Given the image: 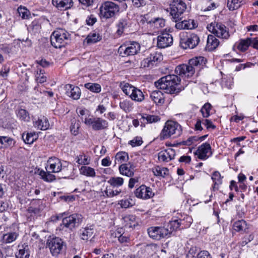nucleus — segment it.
I'll return each instance as SVG.
<instances>
[{
    "instance_id": "f8f14e48",
    "label": "nucleus",
    "mask_w": 258,
    "mask_h": 258,
    "mask_svg": "<svg viewBox=\"0 0 258 258\" xmlns=\"http://www.w3.org/2000/svg\"><path fill=\"white\" fill-rule=\"evenodd\" d=\"M85 124L91 126L95 131H99L106 129L108 127V123L107 120L97 117L91 116L90 118L85 120Z\"/></svg>"
},
{
    "instance_id": "f257e3e1",
    "label": "nucleus",
    "mask_w": 258,
    "mask_h": 258,
    "mask_svg": "<svg viewBox=\"0 0 258 258\" xmlns=\"http://www.w3.org/2000/svg\"><path fill=\"white\" fill-rule=\"evenodd\" d=\"M170 15L171 20L176 23L175 27L178 30L193 29L198 25L192 19L182 20L186 5L182 0H172L170 5Z\"/></svg>"
},
{
    "instance_id": "de8ad7c7",
    "label": "nucleus",
    "mask_w": 258,
    "mask_h": 258,
    "mask_svg": "<svg viewBox=\"0 0 258 258\" xmlns=\"http://www.w3.org/2000/svg\"><path fill=\"white\" fill-rule=\"evenodd\" d=\"M128 159V154L125 152H119L115 156L114 166L118 162L119 163L126 161Z\"/></svg>"
},
{
    "instance_id": "c85d7f7f",
    "label": "nucleus",
    "mask_w": 258,
    "mask_h": 258,
    "mask_svg": "<svg viewBox=\"0 0 258 258\" xmlns=\"http://www.w3.org/2000/svg\"><path fill=\"white\" fill-rule=\"evenodd\" d=\"M28 245L24 244L18 245V252L16 254V258H29L30 256L28 251Z\"/></svg>"
},
{
    "instance_id": "0e129e2a",
    "label": "nucleus",
    "mask_w": 258,
    "mask_h": 258,
    "mask_svg": "<svg viewBox=\"0 0 258 258\" xmlns=\"http://www.w3.org/2000/svg\"><path fill=\"white\" fill-rule=\"evenodd\" d=\"M130 237L126 233H122V235H120L118 241L121 243H126L129 242Z\"/></svg>"
},
{
    "instance_id": "69168bd1",
    "label": "nucleus",
    "mask_w": 258,
    "mask_h": 258,
    "mask_svg": "<svg viewBox=\"0 0 258 258\" xmlns=\"http://www.w3.org/2000/svg\"><path fill=\"white\" fill-rule=\"evenodd\" d=\"M97 21L96 18L93 15H91L88 17L86 19V24L89 26H92Z\"/></svg>"
},
{
    "instance_id": "774afa93",
    "label": "nucleus",
    "mask_w": 258,
    "mask_h": 258,
    "mask_svg": "<svg viewBox=\"0 0 258 258\" xmlns=\"http://www.w3.org/2000/svg\"><path fill=\"white\" fill-rule=\"evenodd\" d=\"M251 46L254 49H258V37L251 38Z\"/></svg>"
},
{
    "instance_id": "bf43d9fd",
    "label": "nucleus",
    "mask_w": 258,
    "mask_h": 258,
    "mask_svg": "<svg viewBox=\"0 0 258 258\" xmlns=\"http://www.w3.org/2000/svg\"><path fill=\"white\" fill-rule=\"evenodd\" d=\"M153 24L154 26L157 29L163 28L165 26V20L162 18H156L153 21Z\"/></svg>"
},
{
    "instance_id": "338daca9",
    "label": "nucleus",
    "mask_w": 258,
    "mask_h": 258,
    "mask_svg": "<svg viewBox=\"0 0 258 258\" xmlns=\"http://www.w3.org/2000/svg\"><path fill=\"white\" fill-rule=\"evenodd\" d=\"M197 258H212L208 251L203 250L200 252L197 255Z\"/></svg>"
},
{
    "instance_id": "6ab92c4d",
    "label": "nucleus",
    "mask_w": 258,
    "mask_h": 258,
    "mask_svg": "<svg viewBox=\"0 0 258 258\" xmlns=\"http://www.w3.org/2000/svg\"><path fill=\"white\" fill-rule=\"evenodd\" d=\"M135 195L137 198L140 199H149L152 198L154 194L152 191L151 188L142 184L136 189Z\"/></svg>"
},
{
    "instance_id": "49530a36",
    "label": "nucleus",
    "mask_w": 258,
    "mask_h": 258,
    "mask_svg": "<svg viewBox=\"0 0 258 258\" xmlns=\"http://www.w3.org/2000/svg\"><path fill=\"white\" fill-rule=\"evenodd\" d=\"M81 239L84 240H87L93 234V229L89 227H86L80 230Z\"/></svg>"
},
{
    "instance_id": "f3484780",
    "label": "nucleus",
    "mask_w": 258,
    "mask_h": 258,
    "mask_svg": "<svg viewBox=\"0 0 258 258\" xmlns=\"http://www.w3.org/2000/svg\"><path fill=\"white\" fill-rule=\"evenodd\" d=\"M211 147L209 143H205L200 146L194 153L198 158L201 160H206L212 156Z\"/></svg>"
},
{
    "instance_id": "09e8293b",
    "label": "nucleus",
    "mask_w": 258,
    "mask_h": 258,
    "mask_svg": "<svg viewBox=\"0 0 258 258\" xmlns=\"http://www.w3.org/2000/svg\"><path fill=\"white\" fill-rule=\"evenodd\" d=\"M113 187L121 186L123 183V179L120 177H111L107 181Z\"/></svg>"
},
{
    "instance_id": "f03ea898",
    "label": "nucleus",
    "mask_w": 258,
    "mask_h": 258,
    "mask_svg": "<svg viewBox=\"0 0 258 258\" xmlns=\"http://www.w3.org/2000/svg\"><path fill=\"white\" fill-rule=\"evenodd\" d=\"M206 59L203 56H198L189 60L187 64H182L176 67L175 72L184 78H191L196 72H199L206 64Z\"/></svg>"
},
{
    "instance_id": "cd10ccee",
    "label": "nucleus",
    "mask_w": 258,
    "mask_h": 258,
    "mask_svg": "<svg viewBox=\"0 0 258 258\" xmlns=\"http://www.w3.org/2000/svg\"><path fill=\"white\" fill-rule=\"evenodd\" d=\"M141 118L140 119L142 123H152L157 122L160 120V118L157 115H150L148 114H141Z\"/></svg>"
},
{
    "instance_id": "e2e57ef3",
    "label": "nucleus",
    "mask_w": 258,
    "mask_h": 258,
    "mask_svg": "<svg viewBox=\"0 0 258 258\" xmlns=\"http://www.w3.org/2000/svg\"><path fill=\"white\" fill-rule=\"evenodd\" d=\"M199 141V137L192 136L189 137L186 141H183L182 144L186 146L191 145L194 142Z\"/></svg>"
},
{
    "instance_id": "8fccbe9b",
    "label": "nucleus",
    "mask_w": 258,
    "mask_h": 258,
    "mask_svg": "<svg viewBox=\"0 0 258 258\" xmlns=\"http://www.w3.org/2000/svg\"><path fill=\"white\" fill-rule=\"evenodd\" d=\"M76 159L77 163L85 166L89 164L90 162V159L84 154L77 156Z\"/></svg>"
},
{
    "instance_id": "473e14b6",
    "label": "nucleus",
    "mask_w": 258,
    "mask_h": 258,
    "mask_svg": "<svg viewBox=\"0 0 258 258\" xmlns=\"http://www.w3.org/2000/svg\"><path fill=\"white\" fill-rule=\"evenodd\" d=\"M212 179L214 182L213 186V190H218L219 185L222 183V178L219 171H214L212 175Z\"/></svg>"
},
{
    "instance_id": "b1692460",
    "label": "nucleus",
    "mask_w": 258,
    "mask_h": 258,
    "mask_svg": "<svg viewBox=\"0 0 258 258\" xmlns=\"http://www.w3.org/2000/svg\"><path fill=\"white\" fill-rule=\"evenodd\" d=\"M150 97L157 105H162L164 103L165 99L164 94L160 91L156 90L153 91L150 94Z\"/></svg>"
},
{
    "instance_id": "a211bd4d",
    "label": "nucleus",
    "mask_w": 258,
    "mask_h": 258,
    "mask_svg": "<svg viewBox=\"0 0 258 258\" xmlns=\"http://www.w3.org/2000/svg\"><path fill=\"white\" fill-rule=\"evenodd\" d=\"M46 170L56 173L61 171L62 163L61 160L55 157H51L48 159L46 166Z\"/></svg>"
},
{
    "instance_id": "bb28decb",
    "label": "nucleus",
    "mask_w": 258,
    "mask_h": 258,
    "mask_svg": "<svg viewBox=\"0 0 258 258\" xmlns=\"http://www.w3.org/2000/svg\"><path fill=\"white\" fill-rule=\"evenodd\" d=\"M34 125L37 129L40 130H46L49 127L48 119L45 116H42L34 122Z\"/></svg>"
},
{
    "instance_id": "5fc2aeb1",
    "label": "nucleus",
    "mask_w": 258,
    "mask_h": 258,
    "mask_svg": "<svg viewBox=\"0 0 258 258\" xmlns=\"http://www.w3.org/2000/svg\"><path fill=\"white\" fill-rule=\"evenodd\" d=\"M79 128L80 124L79 121H77L75 119H72L71 120V125L70 126L71 133L74 136H77L79 134Z\"/></svg>"
},
{
    "instance_id": "2eb2a0df",
    "label": "nucleus",
    "mask_w": 258,
    "mask_h": 258,
    "mask_svg": "<svg viewBox=\"0 0 258 258\" xmlns=\"http://www.w3.org/2000/svg\"><path fill=\"white\" fill-rule=\"evenodd\" d=\"M163 59L162 54L157 52L151 53L147 58H144L141 62L142 68H151Z\"/></svg>"
},
{
    "instance_id": "13d9d810",
    "label": "nucleus",
    "mask_w": 258,
    "mask_h": 258,
    "mask_svg": "<svg viewBox=\"0 0 258 258\" xmlns=\"http://www.w3.org/2000/svg\"><path fill=\"white\" fill-rule=\"evenodd\" d=\"M143 143L141 137L137 136L128 142V145L132 147H135L141 146Z\"/></svg>"
},
{
    "instance_id": "393cba45",
    "label": "nucleus",
    "mask_w": 258,
    "mask_h": 258,
    "mask_svg": "<svg viewBox=\"0 0 258 258\" xmlns=\"http://www.w3.org/2000/svg\"><path fill=\"white\" fill-rule=\"evenodd\" d=\"M219 40L213 35H209L207 40L206 50L212 51L215 50L219 45Z\"/></svg>"
},
{
    "instance_id": "79ce46f5",
    "label": "nucleus",
    "mask_w": 258,
    "mask_h": 258,
    "mask_svg": "<svg viewBox=\"0 0 258 258\" xmlns=\"http://www.w3.org/2000/svg\"><path fill=\"white\" fill-rule=\"evenodd\" d=\"M22 139L26 144H31L37 139V135L35 132L24 133Z\"/></svg>"
},
{
    "instance_id": "39448f33",
    "label": "nucleus",
    "mask_w": 258,
    "mask_h": 258,
    "mask_svg": "<svg viewBox=\"0 0 258 258\" xmlns=\"http://www.w3.org/2000/svg\"><path fill=\"white\" fill-rule=\"evenodd\" d=\"M173 232L169 226V222L164 226H152L148 229L149 236L155 240L168 237Z\"/></svg>"
},
{
    "instance_id": "864d4df0",
    "label": "nucleus",
    "mask_w": 258,
    "mask_h": 258,
    "mask_svg": "<svg viewBox=\"0 0 258 258\" xmlns=\"http://www.w3.org/2000/svg\"><path fill=\"white\" fill-rule=\"evenodd\" d=\"M212 109V105L209 103H205L201 109V112L204 118H207L210 115V111Z\"/></svg>"
},
{
    "instance_id": "0eeeda50",
    "label": "nucleus",
    "mask_w": 258,
    "mask_h": 258,
    "mask_svg": "<svg viewBox=\"0 0 258 258\" xmlns=\"http://www.w3.org/2000/svg\"><path fill=\"white\" fill-rule=\"evenodd\" d=\"M207 29L217 37L227 39L229 37L228 28L223 24L214 22L208 25Z\"/></svg>"
},
{
    "instance_id": "4c0bfd02",
    "label": "nucleus",
    "mask_w": 258,
    "mask_h": 258,
    "mask_svg": "<svg viewBox=\"0 0 258 258\" xmlns=\"http://www.w3.org/2000/svg\"><path fill=\"white\" fill-rule=\"evenodd\" d=\"M15 142L14 140L7 136H0V147L8 148L14 145Z\"/></svg>"
},
{
    "instance_id": "412c9836",
    "label": "nucleus",
    "mask_w": 258,
    "mask_h": 258,
    "mask_svg": "<svg viewBox=\"0 0 258 258\" xmlns=\"http://www.w3.org/2000/svg\"><path fill=\"white\" fill-rule=\"evenodd\" d=\"M65 94L69 97L74 100L80 98L81 92L79 87L72 84H67L64 86Z\"/></svg>"
},
{
    "instance_id": "a878e982",
    "label": "nucleus",
    "mask_w": 258,
    "mask_h": 258,
    "mask_svg": "<svg viewBox=\"0 0 258 258\" xmlns=\"http://www.w3.org/2000/svg\"><path fill=\"white\" fill-rule=\"evenodd\" d=\"M129 27L130 24L127 19H120L116 24V33L118 36H121Z\"/></svg>"
},
{
    "instance_id": "72a5a7b5",
    "label": "nucleus",
    "mask_w": 258,
    "mask_h": 258,
    "mask_svg": "<svg viewBox=\"0 0 258 258\" xmlns=\"http://www.w3.org/2000/svg\"><path fill=\"white\" fill-rule=\"evenodd\" d=\"M120 108L126 113L131 112L134 109V103L128 99L123 100L119 102Z\"/></svg>"
},
{
    "instance_id": "c9c22d12",
    "label": "nucleus",
    "mask_w": 258,
    "mask_h": 258,
    "mask_svg": "<svg viewBox=\"0 0 258 258\" xmlns=\"http://www.w3.org/2000/svg\"><path fill=\"white\" fill-rule=\"evenodd\" d=\"M81 174L90 177H95L96 172L95 169L89 166H82L79 169Z\"/></svg>"
},
{
    "instance_id": "c756f323",
    "label": "nucleus",
    "mask_w": 258,
    "mask_h": 258,
    "mask_svg": "<svg viewBox=\"0 0 258 258\" xmlns=\"http://www.w3.org/2000/svg\"><path fill=\"white\" fill-rule=\"evenodd\" d=\"M251 38H247L246 39H240L239 42L235 44L237 49L241 51H245L249 46H251Z\"/></svg>"
},
{
    "instance_id": "3c124183",
    "label": "nucleus",
    "mask_w": 258,
    "mask_h": 258,
    "mask_svg": "<svg viewBox=\"0 0 258 258\" xmlns=\"http://www.w3.org/2000/svg\"><path fill=\"white\" fill-rule=\"evenodd\" d=\"M85 87L94 93H99L101 90V86L97 83H88L85 84Z\"/></svg>"
},
{
    "instance_id": "6e6552de",
    "label": "nucleus",
    "mask_w": 258,
    "mask_h": 258,
    "mask_svg": "<svg viewBox=\"0 0 258 258\" xmlns=\"http://www.w3.org/2000/svg\"><path fill=\"white\" fill-rule=\"evenodd\" d=\"M140 44L135 41L130 43L123 44L118 49V53L122 57L134 55L140 50Z\"/></svg>"
},
{
    "instance_id": "7c9ffc66",
    "label": "nucleus",
    "mask_w": 258,
    "mask_h": 258,
    "mask_svg": "<svg viewBox=\"0 0 258 258\" xmlns=\"http://www.w3.org/2000/svg\"><path fill=\"white\" fill-rule=\"evenodd\" d=\"M134 90L132 92L130 98L136 102H141L145 99V95L143 92L137 87L133 89Z\"/></svg>"
},
{
    "instance_id": "4be33fe9",
    "label": "nucleus",
    "mask_w": 258,
    "mask_h": 258,
    "mask_svg": "<svg viewBox=\"0 0 258 258\" xmlns=\"http://www.w3.org/2000/svg\"><path fill=\"white\" fill-rule=\"evenodd\" d=\"M175 156V150L172 148H168L158 153V159L159 161L167 162L173 159Z\"/></svg>"
},
{
    "instance_id": "1a4fd4ad",
    "label": "nucleus",
    "mask_w": 258,
    "mask_h": 258,
    "mask_svg": "<svg viewBox=\"0 0 258 258\" xmlns=\"http://www.w3.org/2000/svg\"><path fill=\"white\" fill-rule=\"evenodd\" d=\"M100 14L106 18H111L119 12V7L113 2L106 1L104 2L100 7Z\"/></svg>"
},
{
    "instance_id": "2f4dec72",
    "label": "nucleus",
    "mask_w": 258,
    "mask_h": 258,
    "mask_svg": "<svg viewBox=\"0 0 258 258\" xmlns=\"http://www.w3.org/2000/svg\"><path fill=\"white\" fill-rule=\"evenodd\" d=\"M119 170L121 174L127 177H132L134 174L133 168L127 164H121L119 167Z\"/></svg>"
},
{
    "instance_id": "7ed1b4c3",
    "label": "nucleus",
    "mask_w": 258,
    "mask_h": 258,
    "mask_svg": "<svg viewBox=\"0 0 258 258\" xmlns=\"http://www.w3.org/2000/svg\"><path fill=\"white\" fill-rule=\"evenodd\" d=\"M180 78L176 75H168L155 83L156 87L168 94H177L182 89L179 87Z\"/></svg>"
},
{
    "instance_id": "a19ab883",
    "label": "nucleus",
    "mask_w": 258,
    "mask_h": 258,
    "mask_svg": "<svg viewBox=\"0 0 258 258\" xmlns=\"http://www.w3.org/2000/svg\"><path fill=\"white\" fill-rule=\"evenodd\" d=\"M16 114L17 117L22 121L27 122L30 120L29 113L25 109H18L16 111Z\"/></svg>"
},
{
    "instance_id": "680f3d73",
    "label": "nucleus",
    "mask_w": 258,
    "mask_h": 258,
    "mask_svg": "<svg viewBox=\"0 0 258 258\" xmlns=\"http://www.w3.org/2000/svg\"><path fill=\"white\" fill-rule=\"evenodd\" d=\"M133 5L135 8H140L146 5V0H132Z\"/></svg>"
},
{
    "instance_id": "603ef678",
    "label": "nucleus",
    "mask_w": 258,
    "mask_h": 258,
    "mask_svg": "<svg viewBox=\"0 0 258 258\" xmlns=\"http://www.w3.org/2000/svg\"><path fill=\"white\" fill-rule=\"evenodd\" d=\"M118 204L122 208L126 209L135 205V202L133 199L128 198L119 201Z\"/></svg>"
},
{
    "instance_id": "4d7b16f0",
    "label": "nucleus",
    "mask_w": 258,
    "mask_h": 258,
    "mask_svg": "<svg viewBox=\"0 0 258 258\" xmlns=\"http://www.w3.org/2000/svg\"><path fill=\"white\" fill-rule=\"evenodd\" d=\"M18 13L23 19H27L30 15L29 11L24 7L20 6L18 8Z\"/></svg>"
},
{
    "instance_id": "dca6fc26",
    "label": "nucleus",
    "mask_w": 258,
    "mask_h": 258,
    "mask_svg": "<svg viewBox=\"0 0 258 258\" xmlns=\"http://www.w3.org/2000/svg\"><path fill=\"white\" fill-rule=\"evenodd\" d=\"M63 243L61 238L55 237L48 239L47 245L52 255H55L58 254L61 250L63 247Z\"/></svg>"
},
{
    "instance_id": "4468645a",
    "label": "nucleus",
    "mask_w": 258,
    "mask_h": 258,
    "mask_svg": "<svg viewBox=\"0 0 258 258\" xmlns=\"http://www.w3.org/2000/svg\"><path fill=\"white\" fill-rule=\"evenodd\" d=\"M82 221V216L79 214H73L68 217L63 218L62 225L69 229L73 230L76 226Z\"/></svg>"
},
{
    "instance_id": "052dcab7",
    "label": "nucleus",
    "mask_w": 258,
    "mask_h": 258,
    "mask_svg": "<svg viewBox=\"0 0 258 258\" xmlns=\"http://www.w3.org/2000/svg\"><path fill=\"white\" fill-rule=\"evenodd\" d=\"M203 124L206 126L207 130H214L216 128V126L213 123L212 121L208 119H203Z\"/></svg>"
},
{
    "instance_id": "5701e85b",
    "label": "nucleus",
    "mask_w": 258,
    "mask_h": 258,
    "mask_svg": "<svg viewBox=\"0 0 258 258\" xmlns=\"http://www.w3.org/2000/svg\"><path fill=\"white\" fill-rule=\"evenodd\" d=\"M52 4L58 10H67L74 5L73 0H52Z\"/></svg>"
},
{
    "instance_id": "aec40b11",
    "label": "nucleus",
    "mask_w": 258,
    "mask_h": 258,
    "mask_svg": "<svg viewBox=\"0 0 258 258\" xmlns=\"http://www.w3.org/2000/svg\"><path fill=\"white\" fill-rule=\"evenodd\" d=\"M173 43V37L169 33H164L157 37V46L159 48H164L171 46Z\"/></svg>"
},
{
    "instance_id": "a18cd8bd",
    "label": "nucleus",
    "mask_w": 258,
    "mask_h": 258,
    "mask_svg": "<svg viewBox=\"0 0 258 258\" xmlns=\"http://www.w3.org/2000/svg\"><path fill=\"white\" fill-rule=\"evenodd\" d=\"M44 71L41 69L37 68L35 75V80L38 83H43L47 81V77L44 75Z\"/></svg>"
},
{
    "instance_id": "58836bf2",
    "label": "nucleus",
    "mask_w": 258,
    "mask_h": 258,
    "mask_svg": "<svg viewBox=\"0 0 258 258\" xmlns=\"http://www.w3.org/2000/svg\"><path fill=\"white\" fill-rule=\"evenodd\" d=\"M233 228L236 231L244 232L247 229V225L245 221L241 220L235 222Z\"/></svg>"
},
{
    "instance_id": "e433bc0d",
    "label": "nucleus",
    "mask_w": 258,
    "mask_h": 258,
    "mask_svg": "<svg viewBox=\"0 0 258 258\" xmlns=\"http://www.w3.org/2000/svg\"><path fill=\"white\" fill-rule=\"evenodd\" d=\"M102 39V36L98 32L93 31L90 33L86 38L87 43H95Z\"/></svg>"
},
{
    "instance_id": "c03bdc74",
    "label": "nucleus",
    "mask_w": 258,
    "mask_h": 258,
    "mask_svg": "<svg viewBox=\"0 0 258 258\" xmlns=\"http://www.w3.org/2000/svg\"><path fill=\"white\" fill-rule=\"evenodd\" d=\"M152 172L154 175L164 177L168 174V170L167 168L156 166L152 168Z\"/></svg>"
},
{
    "instance_id": "20e7f679",
    "label": "nucleus",
    "mask_w": 258,
    "mask_h": 258,
    "mask_svg": "<svg viewBox=\"0 0 258 258\" xmlns=\"http://www.w3.org/2000/svg\"><path fill=\"white\" fill-rule=\"evenodd\" d=\"M181 133V126L177 122L168 120L160 133V138L161 140H165L171 137L176 138L180 136Z\"/></svg>"
},
{
    "instance_id": "f704fd0d",
    "label": "nucleus",
    "mask_w": 258,
    "mask_h": 258,
    "mask_svg": "<svg viewBox=\"0 0 258 258\" xmlns=\"http://www.w3.org/2000/svg\"><path fill=\"white\" fill-rule=\"evenodd\" d=\"M53 172L49 171H45L43 170L39 172V175L41 176V179L44 181L48 182H52L56 179V177L52 174Z\"/></svg>"
},
{
    "instance_id": "ddd939ff",
    "label": "nucleus",
    "mask_w": 258,
    "mask_h": 258,
    "mask_svg": "<svg viewBox=\"0 0 258 258\" xmlns=\"http://www.w3.org/2000/svg\"><path fill=\"white\" fill-rule=\"evenodd\" d=\"M199 42V37L195 33H190L180 39V45L183 49H192L198 45Z\"/></svg>"
},
{
    "instance_id": "423d86ee",
    "label": "nucleus",
    "mask_w": 258,
    "mask_h": 258,
    "mask_svg": "<svg viewBox=\"0 0 258 258\" xmlns=\"http://www.w3.org/2000/svg\"><path fill=\"white\" fill-rule=\"evenodd\" d=\"M70 35L64 30L58 29L54 31L50 37L51 44L55 48H61L65 46Z\"/></svg>"
},
{
    "instance_id": "ea45409f",
    "label": "nucleus",
    "mask_w": 258,
    "mask_h": 258,
    "mask_svg": "<svg viewBox=\"0 0 258 258\" xmlns=\"http://www.w3.org/2000/svg\"><path fill=\"white\" fill-rule=\"evenodd\" d=\"M243 4V0H227V7L230 11L237 10Z\"/></svg>"
},
{
    "instance_id": "9b49d317",
    "label": "nucleus",
    "mask_w": 258,
    "mask_h": 258,
    "mask_svg": "<svg viewBox=\"0 0 258 258\" xmlns=\"http://www.w3.org/2000/svg\"><path fill=\"white\" fill-rule=\"evenodd\" d=\"M6 231V233L3 234L1 238V241L3 244H9L15 241L19 235V228L15 225L7 228Z\"/></svg>"
},
{
    "instance_id": "6e6d98bb",
    "label": "nucleus",
    "mask_w": 258,
    "mask_h": 258,
    "mask_svg": "<svg viewBox=\"0 0 258 258\" xmlns=\"http://www.w3.org/2000/svg\"><path fill=\"white\" fill-rule=\"evenodd\" d=\"M79 117L82 121L85 124V120L90 118L91 116L89 114V111L85 108H81L78 112Z\"/></svg>"
},
{
    "instance_id": "9d476101",
    "label": "nucleus",
    "mask_w": 258,
    "mask_h": 258,
    "mask_svg": "<svg viewBox=\"0 0 258 258\" xmlns=\"http://www.w3.org/2000/svg\"><path fill=\"white\" fill-rule=\"evenodd\" d=\"M192 222V219L190 216L184 215H181V217H178L177 219H172L169 222V226L174 231L178 229L189 227Z\"/></svg>"
},
{
    "instance_id": "37998d69",
    "label": "nucleus",
    "mask_w": 258,
    "mask_h": 258,
    "mask_svg": "<svg viewBox=\"0 0 258 258\" xmlns=\"http://www.w3.org/2000/svg\"><path fill=\"white\" fill-rule=\"evenodd\" d=\"M120 87L123 92L127 96L130 97L132 92L134 90L133 89H135L136 87L128 83L122 82L120 83Z\"/></svg>"
}]
</instances>
